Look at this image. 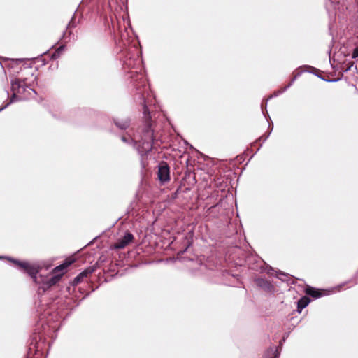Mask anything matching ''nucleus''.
Wrapping results in <instances>:
<instances>
[{
    "label": "nucleus",
    "instance_id": "nucleus-3",
    "mask_svg": "<svg viewBox=\"0 0 358 358\" xmlns=\"http://www.w3.org/2000/svg\"><path fill=\"white\" fill-rule=\"evenodd\" d=\"M10 260L23 268L31 277L36 283L38 282L37 280V273L39 271L38 266L36 264H29L27 262H20L13 259H10Z\"/></svg>",
    "mask_w": 358,
    "mask_h": 358
},
{
    "label": "nucleus",
    "instance_id": "nucleus-4",
    "mask_svg": "<svg viewBox=\"0 0 358 358\" xmlns=\"http://www.w3.org/2000/svg\"><path fill=\"white\" fill-rule=\"evenodd\" d=\"M157 177L162 183L167 182L170 180V169L166 162H161L159 163Z\"/></svg>",
    "mask_w": 358,
    "mask_h": 358
},
{
    "label": "nucleus",
    "instance_id": "nucleus-13",
    "mask_svg": "<svg viewBox=\"0 0 358 358\" xmlns=\"http://www.w3.org/2000/svg\"><path fill=\"white\" fill-rule=\"evenodd\" d=\"M115 124L120 129H126L129 127L130 124V122L128 119L121 120H115Z\"/></svg>",
    "mask_w": 358,
    "mask_h": 358
},
{
    "label": "nucleus",
    "instance_id": "nucleus-18",
    "mask_svg": "<svg viewBox=\"0 0 358 358\" xmlns=\"http://www.w3.org/2000/svg\"><path fill=\"white\" fill-rule=\"evenodd\" d=\"M148 113L149 112H148V110L147 108V106L145 105L144 107H143V113H144L145 115H146L147 113Z\"/></svg>",
    "mask_w": 358,
    "mask_h": 358
},
{
    "label": "nucleus",
    "instance_id": "nucleus-8",
    "mask_svg": "<svg viewBox=\"0 0 358 358\" xmlns=\"http://www.w3.org/2000/svg\"><path fill=\"white\" fill-rule=\"evenodd\" d=\"M94 271V270L93 268L90 267L82 271L74 278L73 285H78L85 278H87L88 275H91Z\"/></svg>",
    "mask_w": 358,
    "mask_h": 358
},
{
    "label": "nucleus",
    "instance_id": "nucleus-10",
    "mask_svg": "<svg viewBox=\"0 0 358 358\" xmlns=\"http://www.w3.org/2000/svg\"><path fill=\"white\" fill-rule=\"evenodd\" d=\"M306 292L308 295H310L315 299H317L325 294L322 290L315 289L313 287L307 288Z\"/></svg>",
    "mask_w": 358,
    "mask_h": 358
},
{
    "label": "nucleus",
    "instance_id": "nucleus-2",
    "mask_svg": "<svg viewBox=\"0 0 358 358\" xmlns=\"http://www.w3.org/2000/svg\"><path fill=\"white\" fill-rule=\"evenodd\" d=\"M28 87V85L26 80H20L19 78H15L11 80V90L13 92V96L10 98V101L3 108H0L1 111L3 108H6L11 103L15 102L17 100H20L17 97V94H22L26 89Z\"/></svg>",
    "mask_w": 358,
    "mask_h": 358
},
{
    "label": "nucleus",
    "instance_id": "nucleus-7",
    "mask_svg": "<svg viewBox=\"0 0 358 358\" xmlns=\"http://www.w3.org/2000/svg\"><path fill=\"white\" fill-rule=\"evenodd\" d=\"M257 286L266 292H271L273 289V285L266 280L259 278L255 279Z\"/></svg>",
    "mask_w": 358,
    "mask_h": 358
},
{
    "label": "nucleus",
    "instance_id": "nucleus-11",
    "mask_svg": "<svg viewBox=\"0 0 358 358\" xmlns=\"http://www.w3.org/2000/svg\"><path fill=\"white\" fill-rule=\"evenodd\" d=\"M279 355L278 349L275 347H270L265 352L263 358H277Z\"/></svg>",
    "mask_w": 358,
    "mask_h": 358
},
{
    "label": "nucleus",
    "instance_id": "nucleus-5",
    "mask_svg": "<svg viewBox=\"0 0 358 358\" xmlns=\"http://www.w3.org/2000/svg\"><path fill=\"white\" fill-rule=\"evenodd\" d=\"M134 240V236L129 231H127L124 236L117 240L115 243L114 247L115 249H122L125 248L129 243Z\"/></svg>",
    "mask_w": 358,
    "mask_h": 358
},
{
    "label": "nucleus",
    "instance_id": "nucleus-6",
    "mask_svg": "<svg viewBox=\"0 0 358 358\" xmlns=\"http://www.w3.org/2000/svg\"><path fill=\"white\" fill-rule=\"evenodd\" d=\"M62 275V274L55 275L54 276H52L50 278L48 279L46 281L43 282V285L39 287V290L42 289L43 292H45L47 289L55 285L56 283L59 282Z\"/></svg>",
    "mask_w": 358,
    "mask_h": 358
},
{
    "label": "nucleus",
    "instance_id": "nucleus-20",
    "mask_svg": "<svg viewBox=\"0 0 358 358\" xmlns=\"http://www.w3.org/2000/svg\"><path fill=\"white\" fill-rule=\"evenodd\" d=\"M278 278L282 280H286L285 279H282L280 276L278 275Z\"/></svg>",
    "mask_w": 358,
    "mask_h": 358
},
{
    "label": "nucleus",
    "instance_id": "nucleus-9",
    "mask_svg": "<svg viewBox=\"0 0 358 358\" xmlns=\"http://www.w3.org/2000/svg\"><path fill=\"white\" fill-rule=\"evenodd\" d=\"M138 56H135V58H131L130 56H127L124 61V65L129 69L135 68L136 64L140 62V59L137 58Z\"/></svg>",
    "mask_w": 358,
    "mask_h": 358
},
{
    "label": "nucleus",
    "instance_id": "nucleus-16",
    "mask_svg": "<svg viewBox=\"0 0 358 358\" xmlns=\"http://www.w3.org/2000/svg\"><path fill=\"white\" fill-rule=\"evenodd\" d=\"M352 57V58L358 57V46L354 50Z\"/></svg>",
    "mask_w": 358,
    "mask_h": 358
},
{
    "label": "nucleus",
    "instance_id": "nucleus-15",
    "mask_svg": "<svg viewBox=\"0 0 358 358\" xmlns=\"http://www.w3.org/2000/svg\"><path fill=\"white\" fill-rule=\"evenodd\" d=\"M64 46L62 45L59 48H57L55 53L53 54V57H56L60 55V53L64 50Z\"/></svg>",
    "mask_w": 358,
    "mask_h": 358
},
{
    "label": "nucleus",
    "instance_id": "nucleus-1",
    "mask_svg": "<svg viewBox=\"0 0 358 358\" xmlns=\"http://www.w3.org/2000/svg\"><path fill=\"white\" fill-rule=\"evenodd\" d=\"M134 141L139 155L143 156L150 152L152 148L153 143V132L150 125L146 124L140 139H138L137 136L135 135Z\"/></svg>",
    "mask_w": 358,
    "mask_h": 358
},
{
    "label": "nucleus",
    "instance_id": "nucleus-19",
    "mask_svg": "<svg viewBox=\"0 0 358 358\" xmlns=\"http://www.w3.org/2000/svg\"><path fill=\"white\" fill-rule=\"evenodd\" d=\"M122 140L123 141H124V142H127L126 138H125V137H124V136L122 138Z\"/></svg>",
    "mask_w": 358,
    "mask_h": 358
},
{
    "label": "nucleus",
    "instance_id": "nucleus-12",
    "mask_svg": "<svg viewBox=\"0 0 358 358\" xmlns=\"http://www.w3.org/2000/svg\"><path fill=\"white\" fill-rule=\"evenodd\" d=\"M310 302V300L307 296H303L298 301V309L301 312L302 309L305 308Z\"/></svg>",
    "mask_w": 358,
    "mask_h": 358
},
{
    "label": "nucleus",
    "instance_id": "nucleus-14",
    "mask_svg": "<svg viewBox=\"0 0 358 358\" xmlns=\"http://www.w3.org/2000/svg\"><path fill=\"white\" fill-rule=\"evenodd\" d=\"M73 263V261L71 260H66L64 263L62 264L61 265L57 266L54 269L55 273H57L60 271H62L67 268L69 266H70Z\"/></svg>",
    "mask_w": 358,
    "mask_h": 358
},
{
    "label": "nucleus",
    "instance_id": "nucleus-17",
    "mask_svg": "<svg viewBox=\"0 0 358 358\" xmlns=\"http://www.w3.org/2000/svg\"><path fill=\"white\" fill-rule=\"evenodd\" d=\"M294 79H295V78H294L291 81V83H290L288 85H287V86L283 89V90H282V91H281V92H280V93H281V92H285L287 89H288V88H289V87L292 85L293 82L294 81Z\"/></svg>",
    "mask_w": 358,
    "mask_h": 358
},
{
    "label": "nucleus",
    "instance_id": "nucleus-21",
    "mask_svg": "<svg viewBox=\"0 0 358 358\" xmlns=\"http://www.w3.org/2000/svg\"><path fill=\"white\" fill-rule=\"evenodd\" d=\"M279 275H280L286 276V275H285V273H280Z\"/></svg>",
    "mask_w": 358,
    "mask_h": 358
}]
</instances>
